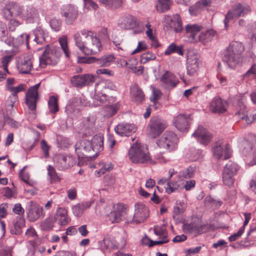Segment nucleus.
I'll return each instance as SVG.
<instances>
[{"instance_id":"nucleus-32","label":"nucleus","mask_w":256,"mask_h":256,"mask_svg":"<svg viewBox=\"0 0 256 256\" xmlns=\"http://www.w3.org/2000/svg\"><path fill=\"white\" fill-rule=\"evenodd\" d=\"M32 57L30 56L24 58L18 67L21 73L28 74L30 72L32 67Z\"/></svg>"},{"instance_id":"nucleus-47","label":"nucleus","mask_w":256,"mask_h":256,"mask_svg":"<svg viewBox=\"0 0 256 256\" xmlns=\"http://www.w3.org/2000/svg\"><path fill=\"white\" fill-rule=\"evenodd\" d=\"M205 204L208 206L218 208L222 204L221 200H216L210 196H207L204 200Z\"/></svg>"},{"instance_id":"nucleus-29","label":"nucleus","mask_w":256,"mask_h":256,"mask_svg":"<svg viewBox=\"0 0 256 256\" xmlns=\"http://www.w3.org/2000/svg\"><path fill=\"white\" fill-rule=\"evenodd\" d=\"M119 25L121 28L130 29L136 28L138 25V23L135 17L132 15H127L123 18Z\"/></svg>"},{"instance_id":"nucleus-17","label":"nucleus","mask_w":256,"mask_h":256,"mask_svg":"<svg viewBox=\"0 0 256 256\" xmlns=\"http://www.w3.org/2000/svg\"><path fill=\"white\" fill-rule=\"evenodd\" d=\"M190 115L180 114L174 117L172 122L175 127L180 131H187L190 127L191 120Z\"/></svg>"},{"instance_id":"nucleus-48","label":"nucleus","mask_w":256,"mask_h":256,"mask_svg":"<svg viewBox=\"0 0 256 256\" xmlns=\"http://www.w3.org/2000/svg\"><path fill=\"white\" fill-rule=\"evenodd\" d=\"M59 43L62 49L63 50L66 57L70 56V52L68 46L67 38L66 36H63L59 38Z\"/></svg>"},{"instance_id":"nucleus-21","label":"nucleus","mask_w":256,"mask_h":256,"mask_svg":"<svg viewBox=\"0 0 256 256\" xmlns=\"http://www.w3.org/2000/svg\"><path fill=\"white\" fill-rule=\"evenodd\" d=\"M96 118L94 116H89L84 118L82 121V136L87 137L93 135L95 128Z\"/></svg>"},{"instance_id":"nucleus-39","label":"nucleus","mask_w":256,"mask_h":256,"mask_svg":"<svg viewBox=\"0 0 256 256\" xmlns=\"http://www.w3.org/2000/svg\"><path fill=\"white\" fill-rule=\"evenodd\" d=\"M186 204L184 201H176V205L174 207L172 217L175 218L180 214L182 213L186 209Z\"/></svg>"},{"instance_id":"nucleus-33","label":"nucleus","mask_w":256,"mask_h":256,"mask_svg":"<svg viewBox=\"0 0 256 256\" xmlns=\"http://www.w3.org/2000/svg\"><path fill=\"white\" fill-rule=\"evenodd\" d=\"M115 58L112 54L105 55L100 58H95V64L100 66L107 67L114 62Z\"/></svg>"},{"instance_id":"nucleus-2","label":"nucleus","mask_w":256,"mask_h":256,"mask_svg":"<svg viewBox=\"0 0 256 256\" xmlns=\"http://www.w3.org/2000/svg\"><path fill=\"white\" fill-rule=\"evenodd\" d=\"M244 50V46L242 42L232 41L226 48L222 57V62L228 67L232 69L241 66L243 56L242 53Z\"/></svg>"},{"instance_id":"nucleus-45","label":"nucleus","mask_w":256,"mask_h":256,"mask_svg":"<svg viewBox=\"0 0 256 256\" xmlns=\"http://www.w3.org/2000/svg\"><path fill=\"white\" fill-rule=\"evenodd\" d=\"M8 5L14 16H20L22 18V8L16 3L12 2L8 4Z\"/></svg>"},{"instance_id":"nucleus-3","label":"nucleus","mask_w":256,"mask_h":256,"mask_svg":"<svg viewBox=\"0 0 256 256\" xmlns=\"http://www.w3.org/2000/svg\"><path fill=\"white\" fill-rule=\"evenodd\" d=\"M200 26L196 25L188 24L186 26V36L190 42H200L206 44L210 42L216 35V32L210 30L199 34Z\"/></svg>"},{"instance_id":"nucleus-50","label":"nucleus","mask_w":256,"mask_h":256,"mask_svg":"<svg viewBox=\"0 0 256 256\" xmlns=\"http://www.w3.org/2000/svg\"><path fill=\"white\" fill-rule=\"evenodd\" d=\"M48 175L50 176L51 182H56L60 181V178L58 176L56 172L54 167L49 165L48 168Z\"/></svg>"},{"instance_id":"nucleus-28","label":"nucleus","mask_w":256,"mask_h":256,"mask_svg":"<svg viewBox=\"0 0 256 256\" xmlns=\"http://www.w3.org/2000/svg\"><path fill=\"white\" fill-rule=\"evenodd\" d=\"M25 226V220L22 216H17L12 222L10 228V233L12 234L18 235L22 232V228Z\"/></svg>"},{"instance_id":"nucleus-42","label":"nucleus","mask_w":256,"mask_h":256,"mask_svg":"<svg viewBox=\"0 0 256 256\" xmlns=\"http://www.w3.org/2000/svg\"><path fill=\"white\" fill-rule=\"evenodd\" d=\"M75 44L78 47L80 50L84 54L85 50V41L82 40L80 34L79 32H76L74 36Z\"/></svg>"},{"instance_id":"nucleus-16","label":"nucleus","mask_w":256,"mask_h":256,"mask_svg":"<svg viewBox=\"0 0 256 256\" xmlns=\"http://www.w3.org/2000/svg\"><path fill=\"white\" fill-rule=\"evenodd\" d=\"M126 209L125 206L122 204H118L114 206V210L108 214L109 220L112 222H119L125 218Z\"/></svg>"},{"instance_id":"nucleus-61","label":"nucleus","mask_w":256,"mask_h":256,"mask_svg":"<svg viewBox=\"0 0 256 256\" xmlns=\"http://www.w3.org/2000/svg\"><path fill=\"white\" fill-rule=\"evenodd\" d=\"M154 233L156 235L160 236H166V229L161 226H156L154 227Z\"/></svg>"},{"instance_id":"nucleus-59","label":"nucleus","mask_w":256,"mask_h":256,"mask_svg":"<svg viewBox=\"0 0 256 256\" xmlns=\"http://www.w3.org/2000/svg\"><path fill=\"white\" fill-rule=\"evenodd\" d=\"M72 210L74 215L77 217H80L82 216L84 212V210L80 204H78L72 208Z\"/></svg>"},{"instance_id":"nucleus-62","label":"nucleus","mask_w":256,"mask_h":256,"mask_svg":"<svg viewBox=\"0 0 256 256\" xmlns=\"http://www.w3.org/2000/svg\"><path fill=\"white\" fill-rule=\"evenodd\" d=\"M244 232V227H241L237 232L234 234L228 237L229 240L230 242L235 241L240 237Z\"/></svg>"},{"instance_id":"nucleus-6","label":"nucleus","mask_w":256,"mask_h":256,"mask_svg":"<svg viewBox=\"0 0 256 256\" xmlns=\"http://www.w3.org/2000/svg\"><path fill=\"white\" fill-rule=\"evenodd\" d=\"M60 50L54 45H47L42 56L40 57V66L44 68L47 65H54L60 56Z\"/></svg>"},{"instance_id":"nucleus-19","label":"nucleus","mask_w":256,"mask_h":256,"mask_svg":"<svg viewBox=\"0 0 256 256\" xmlns=\"http://www.w3.org/2000/svg\"><path fill=\"white\" fill-rule=\"evenodd\" d=\"M22 18L28 23H33L39 18L38 10L32 6H28L22 8Z\"/></svg>"},{"instance_id":"nucleus-24","label":"nucleus","mask_w":256,"mask_h":256,"mask_svg":"<svg viewBox=\"0 0 256 256\" xmlns=\"http://www.w3.org/2000/svg\"><path fill=\"white\" fill-rule=\"evenodd\" d=\"M228 104L226 100L220 98L216 97L213 98L210 104V110L213 113L221 114L226 110Z\"/></svg>"},{"instance_id":"nucleus-37","label":"nucleus","mask_w":256,"mask_h":256,"mask_svg":"<svg viewBox=\"0 0 256 256\" xmlns=\"http://www.w3.org/2000/svg\"><path fill=\"white\" fill-rule=\"evenodd\" d=\"M172 53H176L180 56H183L182 46H177L174 43H172L165 50L164 54L168 56Z\"/></svg>"},{"instance_id":"nucleus-10","label":"nucleus","mask_w":256,"mask_h":256,"mask_svg":"<svg viewBox=\"0 0 256 256\" xmlns=\"http://www.w3.org/2000/svg\"><path fill=\"white\" fill-rule=\"evenodd\" d=\"M166 122L158 116L152 117L148 125L149 135L152 138L158 136L166 128Z\"/></svg>"},{"instance_id":"nucleus-9","label":"nucleus","mask_w":256,"mask_h":256,"mask_svg":"<svg viewBox=\"0 0 256 256\" xmlns=\"http://www.w3.org/2000/svg\"><path fill=\"white\" fill-rule=\"evenodd\" d=\"M206 224H202V220L198 217L192 218L190 223H186L182 225V229L185 232L200 234L208 230Z\"/></svg>"},{"instance_id":"nucleus-38","label":"nucleus","mask_w":256,"mask_h":256,"mask_svg":"<svg viewBox=\"0 0 256 256\" xmlns=\"http://www.w3.org/2000/svg\"><path fill=\"white\" fill-rule=\"evenodd\" d=\"M238 170L239 166L238 164L232 161H228L224 168V171L233 176L236 174Z\"/></svg>"},{"instance_id":"nucleus-25","label":"nucleus","mask_w":256,"mask_h":256,"mask_svg":"<svg viewBox=\"0 0 256 256\" xmlns=\"http://www.w3.org/2000/svg\"><path fill=\"white\" fill-rule=\"evenodd\" d=\"M74 164V161L70 156L60 154L56 158V166L60 170L68 168Z\"/></svg>"},{"instance_id":"nucleus-14","label":"nucleus","mask_w":256,"mask_h":256,"mask_svg":"<svg viewBox=\"0 0 256 256\" xmlns=\"http://www.w3.org/2000/svg\"><path fill=\"white\" fill-rule=\"evenodd\" d=\"M108 92L104 80L96 83L95 85V94L94 95L95 104L100 106L104 104L107 100Z\"/></svg>"},{"instance_id":"nucleus-27","label":"nucleus","mask_w":256,"mask_h":256,"mask_svg":"<svg viewBox=\"0 0 256 256\" xmlns=\"http://www.w3.org/2000/svg\"><path fill=\"white\" fill-rule=\"evenodd\" d=\"M160 82L162 86L167 89L174 88L178 84L175 76L169 72H166L162 75Z\"/></svg>"},{"instance_id":"nucleus-31","label":"nucleus","mask_w":256,"mask_h":256,"mask_svg":"<svg viewBox=\"0 0 256 256\" xmlns=\"http://www.w3.org/2000/svg\"><path fill=\"white\" fill-rule=\"evenodd\" d=\"M130 91L135 101L141 102L144 100V94L136 84H134L131 86Z\"/></svg>"},{"instance_id":"nucleus-7","label":"nucleus","mask_w":256,"mask_h":256,"mask_svg":"<svg viewBox=\"0 0 256 256\" xmlns=\"http://www.w3.org/2000/svg\"><path fill=\"white\" fill-rule=\"evenodd\" d=\"M178 138L176 134L172 131H166L158 140V146L166 151L170 152L176 148Z\"/></svg>"},{"instance_id":"nucleus-57","label":"nucleus","mask_w":256,"mask_h":256,"mask_svg":"<svg viewBox=\"0 0 256 256\" xmlns=\"http://www.w3.org/2000/svg\"><path fill=\"white\" fill-rule=\"evenodd\" d=\"M62 23L60 20L54 18L50 21L51 28L56 32L58 31L61 27Z\"/></svg>"},{"instance_id":"nucleus-44","label":"nucleus","mask_w":256,"mask_h":256,"mask_svg":"<svg viewBox=\"0 0 256 256\" xmlns=\"http://www.w3.org/2000/svg\"><path fill=\"white\" fill-rule=\"evenodd\" d=\"M48 104L51 113L55 114L58 110V98L56 96H50L48 102Z\"/></svg>"},{"instance_id":"nucleus-26","label":"nucleus","mask_w":256,"mask_h":256,"mask_svg":"<svg viewBox=\"0 0 256 256\" xmlns=\"http://www.w3.org/2000/svg\"><path fill=\"white\" fill-rule=\"evenodd\" d=\"M198 54L188 55L187 60V72L190 76H194L198 69Z\"/></svg>"},{"instance_id":"nucleus-15","label":"nucleus","mask_w":256,"mask_h":256,"mask_svg":"<svg viewBox=\"0 0 256 256\" xmlns=\"http://www.w3.org/2000/svg\"><path fill=\"white\" fill-rule=\"evenodd\" d=\"M149 216V211L148 207L142 203H136L135 204L134 213L132 222L138 224L144 222Z\"/></svg>"},{"instance_id":"nucleus-49","label":"nucleus","mask_w":256,"mask_h":256,"mask_svg":"<svg viewBox=\"0 0 256 256\" xmlns=\"http://www.w3.org/2000/svg\"><path fill=\"white\" fill-rule=\"evenodd\" d=\"M56 220L52 217L47 218L42 224V228L45 230H52L54 226Z\"/></svg>"},{"instance_id":"nucleus-30","label":"nucleus","mask_w":256,"mask_h":256,"mask_svg":"<svg viewBox=\"0 0 256 256\" xmlns=\"http://www.w3.org/2000/svg\"><path fill=\"white\" fill-rule=\"evenodd\" d=\"M210 1L208 0H200L194 4L190 6L189 12L191 15L196 16L204 8L210 5Z\"/></svg>"},{"instance_id":"nucleus-56","label":"nucleus","mask_w":256,"mask_h":256,"mask_svg":"<svg viewBox=\"0 0 256 256\" xmlns=\"http://www.w3.org/2000/svg\"><path fill=\"white\" fill-rule=\"evenodd\" d=\"M30 36L26 34H22L20 35L16 40H18V44H22L26 42L27 46H28V40Z\"/></svg>"},{"instance_id":"nucleus-11","label":"nucleus","mask_w":256,"mask_h":256,"mask_svg":"<svg viewBox=\"0 0 256 256\" xmlns=\"http://www.w3.org/2000/svg\"><path fill=\"white\" fill-rule=\"evenodd\" d=\"M60 13L64 17L65 24L67 25H72L78 16V7L74 5L66 4L62 8Z\"/></svg>"},{"instance_id":"nucleus-52","label":"nucleus","mask_w":256,"mask_h":256,"mask_svg":"<svg viewBox=\"0 0 256 256\" xmlns=\"http://www.w3.org/2000/svg\"><path fill=\"white\" fill-rule=\"evenodd\" d=\"M25 86L24 84H20L18 86L16 87H12L11 86H8V90L12 92L11 95L14 96L16 97H18L17 94L20 92L24 90Z\"/></svg>"},{"instance_id":"nucleus-23","label":"nucleus","mask_w":256,"mask_h":256,"mask_svg":"<svg viewBox=\"0 0 256 256\" xmlns=\"http://www.w3.org/2000/svg\"><path fill=\"white\" fill-rule=\"evenodd\" d=\"M197 140L203 144H207L212 139L211 134L203 126H199L197 130L192 134Z\"/></svg>"},{"instance_id":"nucleus-5","label":"nucleus","mask_w":256,"mask_h":256,"mask_svg":"<svg viewBox=\"0 0 256 256\" xmlns=\"http://www.w3.org/2000/svg\"><path fill=\"white\" fill-rule=\"evenodd\" d=\"M80 34L86 38L85 54H94L100 50L101 42L98 37L94 35L93 32L83 30L80 31Z\"/></svg>"},{"instance_id":"nucleus-4","label":"nucleus","mask_w":256,"mask_h":256,"mask_svg":"<svg viewBox=\"0 0 256 256\" xmlns=\"http://www.w3.org/2000/svg\"><path fill=\"white\" fill-rule=\"evenodd\" d=\"M128 155L129 159L133 163L147 164L152 162L148 148L140 143L133 144Z\"/></svg>"},{"instance_id":"nucleus-1","label":"nucleus","mask_w":256,"mask_h":256,"mask_svg":"<svg viewBox=\"0 0 256 256\" xmlns=\"http://www.w3.org/2000/svg\"><path fill=\"white\" fill-rule=\"evenodd\" d=\"M75 152L78 158H92L102 150L104 138L100 134H96L91 140L82 138L74 145Z\"/></svg>"},{"instance_id":"nucleus-60","label":"nucleus","mask_w":256,"mask_h":256,"mask_svg":"<svg viewBox=\"0 0 256 256\" xmlns=\"http://www.w3.org/2000/svg\"><path fill=\"white\" fill-rule=\"evenodd\" d=\"M12 212L18 215L19 216H22L24 212V210L22 206V205L20 203L16 204L14 205L12 208Z\"/></svg>"},{"instance_id":"nucleus-35","label":"nucleus","mask_w":256,"mask_h":256,"mask_svg":"<svg viewBox=\"0 0 256 256\" xmlns=\"http://www.w3.org/2000/svg\"><path fill=\"white\" fill-rule=\"evenodd\" d=\"M55 220H59L60 225H66L68 223V219L67 217V210L62 208H59L56 211Z\"/></svg>"},{"instance_id":"nucleus-36","label":"nucleus","mask_w":256,"mask_h":256,"mask_svg":"<svg viewBox=\"0 0 256 256\" xmlns=\"http://www.w3.org/2000/svg\"><path fill=\"white\" fill-rule=\"evenodd\" d=\"M172 4L171 0H158L156 8L158 12H164L168 10Z\"/></svg>"},{"instance_id":"nucleus-55","label":"nucleus","mask_w":256,"mask_h":256,"mask_svg":"<svg viewBox=\"0 0 256 256\" xmlns=\"http://www.w3.org/2000/svg\"><path fill=\"white\" fill-rule=\"evenodd\" d=\"M78 62L79 64H95V57H78Z\"/></svg>"},{"instance_id":"nucleus-46","label":"nucleus","mask_w":256,"mask_h":256,"mask_svg":"<svg viewBox=\"0 0 256 256\" xmlns=\"http://www.w3.org/2000/svg\"><path fill=\"white\" fill-rule=\"evenodd\" d=\"M195 172V167L190 166L180 173V176L181 178H190L194 177Z\"/></svg>"},{"instance_id":"nucleus-53","label":"nucleus","mask_w":256,"mask_h":256,"mask_svg":"<svg viewBox=\"0 0 256 256\" xmlns=\"http://www.w3.org/2000/svg\"><path fill=\"white\" fill-rule=\"evenodd\" d=\"M112 168V166L111 163L104 164L102 163V167L99 170L96 171V174L98 176H100L101 175L104 174L106 171H108Z\"/></svg>"},{"instance_id":"nucleus-41","label":"nucleus","mask_w":256,"mask_h":256,"mask_svg":"<svg viewBox=\"0 0 256 256\" xmlns=\"http://www.w3.org/2000/svg\"><path fill=\"white\" fill-rule=\"evenodd\" d=\"M253 146L254 144L250 140H244L241 142L240 148L244 154H246L252 150Z\"/></svg>"},{"instance_id":"nucleus-34","label":"nucleus","mask_w":256,"mask_h":256,"mask_svg":"<svg viewBox=\"0 0 256 256\" xmlns=\"http://www.w3.org/2000/svg\"><path fill=\"white\" fill-rule=\"evenodd\" d=\"M34 41L37 44H42L46 42V34L40 27H37L34 30Z\"/></svg>"},{"instance_id":"nucleus-58","label":"nucleus","mask_w":256,"mask_h":256,"mask_svg":"<svg viewBox=\"0 0 256 256\" xmlns=\"http://www.w3.org/2000/svg\"><path fill=\"white\" fill-rule=\"evenodd\" d=\"M168 186L166 188V192L168 194H170L177 190L178 185L176 182H169L167 184Z\"/></svg>"},{"instance_id":"nucleus-64","label":"nucleus","mask_w":256,"mask_h":256,"mask_svg":"<svg viewBox=\"0 0 256 256\" xmlns=\"http://www.w3.org/2000/svg\"><path fill=\"white\" fill-rule=\"evenodd\" d=\"M18 100V97L10 95L6 102V105L7 108L10 107L12 108L14 104Z\"/></svg>"},{"instance_id":"nucleus-43","label":"nucleus","mask_w":256,"mask_h":256,"mask_svg":"<svg viewBox=\"0 0 256 256\" xmlns=\"http://www.w3.org/2000/svg\"><path fill=\"white\" fill-rule=\"evenodd\" d=\"M234 176L223 170L222 174L223 183L228 187L232 186L234 182Z\"/></svg>"},{"instance_id":"nucleus-8","label":"nucleus","mask_w":256,"mask_h":256,"mask_svg":"<svg viewBox=\"0 0 256 256\" xmlns=\"http://www.w3.org/2000/svg\"><path fill=\"white\" fill-rule=\"evenodd\" d=\"M251 11L249 6H242L240 4H236L233 6L232 8L228 10L224 20V27L226 29L228 28V24L230 20L234 18L244 16L248 14Z\"/></svg>"},{"instance_id":"nucleus-22","label":"nucleus","mask_w":256,"mask_h":256,"mask_svg":"<svg viewBox=\"0 0 256 256\" xmlns=\"http://www.w3.org/2000/svg\"><path fill=\"white\" fill-rule=\"evenodd\" d=\"M136 126L132 124L121 123L118 124L114 128L116 132L120 136H128L135 132Z\"/></svg>"},{"instance_id":"nucleus-18","label":"nucleus","mask_w":256,"mask_h":256,"mask_svg":"<svg viewBox=\"0 0 256 256\" xmlns=\"http://www.w3.org/2000/svg\"><path fill=\"white\" fill-rule=\"evenodd\" d=\"M94 80V76L90 74L76 75L70 79L72 86L76 88H82L93 82Z\"/></svg>"},{"instance_id":"nucleus-13","label":"nucleus","mask_w":256,"mask_h":256,"mask_svg":"<svg viewBox=\"0 0 256 256\" xmlns=\"http://www.w3.org/2000/svg\"><path fill=\"white\" fill-rule=\"evenodd\" d=\"M40 83L31 86L28 90L26 96V104L31 110H34L36 108L37 102L39 100L38 89Z\"/></svg>"},{"instance_id":"nucleus-40","label":"nucleus","mask_w":256,"mask_h":256,"mask_svg":"<svg viewBox=\"0 0 256 256\" xmlns=\"http://www.w3.org/2000/svg\"><path fill=\"white\" fill-rule=\"evenodd\" d=\"M240 110L236 112L235 116H238L240 119L244 120L248 124H250L252 122V120L250 118V117L248 116L246 112L244 110L246 106L242 102H240Z\"/></svg>"},{"instance_id":"nucleus-63","label":"nucleus","mask_w":256,"mask_h":256,"mask_svg":"<svg viewBox=\"0 0 256 256\" xmlns=\"http://www.w3.org/2000/svg\"><path fill=\"white\" fill-rule=\"evenodd\" d=\"M20 24V22L16 19H10L8 24V28L10 31H14L16 28Z\"/></svg>"},{"instance_id":"nucleus-12","label":"nucleus","mask_w":256,"mask_h":256,"mask_svg":"<svg viewBox=\"0 0 256 256\" xmlns=\"http://www.w3.org/2000/svg\"><path fill=\"white\" fill-rule=\"evenodd\" d=\"M26 214L28 220L34 222L40 217L43 218L44 214L43 208L33 201L28 202L26 208Z\"/></svg>"},{"instance_id":"nucleus-20","label":"nucleus","mask_w":256,"mask_h":256,"mask_svg":"<svg viewBox=\"0 0 256 256\" xmlns=\"http://www.w3.org/2000/svg\"><path fill=\"white\" fill-rule=\"evenodd\" d=\"M165 21L168 26L176 32H180L183 30L182 20L179 14L168 16L165 18Z\"/></svg>"},{"instance_id":"nucleus-51","label":"nucleus","mask_w":256,"mask_h":256,"mask_svg":"<svg viewBox=\"0 0 256 256\" xmlns=\"http://www.w3.org/2000/svg\"><path fill=\"white\" fill-rule=\"evenodd\" d=\"M156 58L155 55L152 52H147L142 54L140 61L142 64H146L150 60H154Z\"/></svg>"},{"instance_id":"nucleus-54","label":"nucleus","mask_w":256,"mask_h":256,"mask_svg":"<svg viewBox=\"0 0 256 256\" xmlns=\"http://www.w3.org/2000/svg\"><path fill=\"white\" fill-rule=\"evenodd\" d=\"M212 152L214 156L219 159L223 156V148L220 145L216 144L212 148Z\"/></svg>"}]
</instances>
